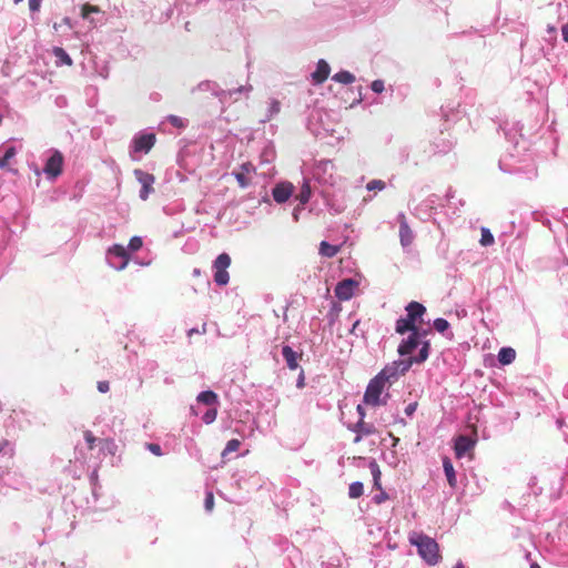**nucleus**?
Returning a JSON list of instances; mask_svg holds the SVG:
<instances>
[{
	"label": "nucleus",
	"instance_id": "nucleus-49",
	"mask_svg": "<svg viewBox=\"0 0 568 568\" xmlns=\"http://www.w3.org/2000/svg\"><path fill=\"white\" fill-rule=\"evenodd\" d=\"M144 447L146 450H149L151 454L155 456L160 457L164 455L162 447L156 443H145Z\"/></svg>",
	"mask_w": 568,
	"mask_h": 568
},
{
	"label": "nucleus",
	"instance_id": "nucleus-23",
	"mask_svg": "<svg viewBox=\"0 0 568 568\" xmlns=\"http://www.w3.org/2000/svg\"><path fill=\"white\" fill-rule=\"evenodd\" d=\"M222 88L220 84L212 80H203L201 81L196 87H193L191 89V93L194 94L195 92H210L213 97L220 99Z\"/></svg>",
	"mask_w": 568,
	"mask_h": 568
},
{
	"label": "nucleus",
	"instance_id": "nucleus-5",
	"mask_svg": "<svg viewBox=\"0 0 568 568\" xmlns=\"http://www.w3.org/2000/svg\"><path fill=\"white\" fill-rule=\"evenodd\" d=\"M312 178L320 185H335L337 175L333 161L326 159L316 161L312 169Z\"/></svg>",
	"mask_w": 568,
	"mask_h": 568
},
{
	"label": "nucleus",
	"instance_id": "nucleus-38",
	"mask_svg": "<svg viewBox=\"0 0 568 568\" xmlns=\"http://www.w3.org/2000/svg\"><path fill=\"white\" fill-rule=\"evenodd\" d=\"M332 80L342 84H351L355 81V77L349 71L342 70L335 73Z\"/></svg>",
	"mask_w": 568,
	"mask_h": 568
},
{
	"label": "nucleus",
	"instance_id": "nucleus-17",
	"mask_svg": "<svg viewBox=\"0 0 568 568\" xmlns=\"http://www.w3.org/2000/svg\"><path fill=\"white\" fill-rule=\"evenodd\" d=\"M397 221L399 223V241L404 250H407L414 242L415 234L409 227L406 216L403 212L398 213Z\"/></svg>",
	"mask_w": 568,
	"mask_h": 568
},
{
	"label": "nucleus",
	"instance_id": "nucleus-2",
	"mask_svg": "<svg viewBox=\"0 0 568 568\" xmlns=\"http://www.w3.org/2000/svg\"><path fill=\"white\" fill-rule=\"evenodd\" d=\"M80 16L83 20V24L81 26L83 31H90L93 38L98 30L108 23L110 18L106 12L90 3H85L81 7Z\"/></svg>",
	"mask_w": 568,
	"mask_h": 568
},
{
	"label": "nucleus",
	"instance_id": "nucleus-36",
	"mask_svg": "<svg viewBox=\"0 0 568 568\" xmlns=\"http://www.w3.org/2000/svg\"><path fill=\"white\" fill-rule=\"evenodd\" d=\"M368 468H369L372 477H373L374 487L377 489H381L382 473H381L377 462L375 459H372L368 464Z\"/></svg>",
	"mask_w": 568,
	"mask_h": 568
},
{
	"label": "nucleus",
	"instance_id": "nucleus-50",
	"mask_svg": "<svg viewBox=\"0 0 568 568\" xmlns=\"http://www.w3.org/2000/svg\"><path fill=\"white\" fill-rule=\"evenodd\" d=\"M240 440L239 439H230L227 443H226V446L223 450V456L229 454V453H233V452H236L239 448H240Z\"/></svg>",
	"mask_w": 568,
	"mask_h": 568
},
{
	"label": "nucleus",
	"instance_id": "nucleus-21",
	"mask_svg": "<svg viewBox=\"0 0 568 568\" xmlns=\"http://www.w3.org/2000/svg\"><path fill=\"white\" fill-rule=\"evenodd\" d=\"M420 344V341L418 339V333L417 331H413V333H409L407 338H404L400 344L398 345L397 352L400 356H406L413 353L414 349H416Z\"/></svg>",
	"mask_w": 568,
	"mask_h": 568
},
{
	"label": "nucleus",
	"instance_id": "nucleus-40",
	"mask_svg": "<svg viewBox=\"0 0 568 568\" xmlns=\"http://www.w3.org/2000/svg\"><path fill=\"white\" fill-rule=\"evenodd\" d=\"M433 326L434 328L440 333V334H446L448 332V334L450 336H453V333L449 332V327H450V324L447 320L443 318V317H438L436 320H434L433 322Z\"/></svg>",
	"mask_w": 568,
	"mask_h": 568
},
{
	"label": "nucleus",
	"instance_id": "nucleus-48",
	"mask_svg": "<svg viewBox=\"0 0 568 568\" xmlns=\"http://www.w3.org/2000/svg\"><path fill=\"white\" fill-rule=\"evenodd\" d=\"M386 187V184L382 180H372L366 184L368 191H382Z\"/></svg>",
	"mask_w": 568,
	"mask_h": 568
},
{
	"label": "nucleus",
	"instance_id": "nucleus-51",
	"mask_svg": "<svg viewBox=\"0 0 568 568\" xmlns=\"http://www.w3.org/2000/svg\"><path fill=\"white\" fill-rule=\"evenodd\" d=\"M379 493L374 495L372 500L377 504V505H381L382 503H384L385 500H387L389 498L388 494L386 491H384L382 488L378 489Z\"/></svg>",
	"mask_w": 568,
	"mask_h": 568
},
{
	"label": "nucleus",
	"instance_id": "nucleus-9",
	"mask_svg": "<svg viewBox=\"0 0 568 568\" xmlns=\"http://www.w3.org/2000/svg\"><path fill=\"white\" fill-rule=\"evenodd\" d=\"M62 26H67L73 31L74 38H77L83 47L82 51L91 52L93 37L90 31H83L81 24L69 17H64L60 23H54L53 28L58 31Z\"/></svg>",
	"mask_w": 568,
	"mask_h": 568
},
{
	"label": "nucleus",
	"instance_id": "nucleus-15",
	"mask_svg": "<svg viewBox=\"0 0 568 568\" xmlns=\"http://www.w3.org/2000/svg\"><path fill=\"white\" fill-rule=\"evenodd\" d=\"M358 283L354 278H344L335 286V296L341 301H348L354 296Z\"/></svg>",
	"mask_w": 568,
	"mask_h": 568
},
{
	"label": "nucleus",
	"instance_id": "nucleus-20",
	"mask_svg": "<svg viewBox=\"0 0 568 568\" xmlns=\"http://www.w3.org/2000/svg\"><path fill=\"white\" fill-rule=\"evenodd\" d=\"M293 193V185L288 182L277 183L272 189V196L274 201L278 204L285 203Z\"/></svg>",
	"mask_w": 568,
	"mask_h": 568
},
{
	"label": "nucleus",
	"instance_id": "nucleus-63",
	"mask_svg": "<svg viewBox=\"0 0 568 568\" xmlns=\"http://www.w3.org/2000/svg\"><path fill=\"white\" fill-rule=\"evenodd\" d=\"M359 324H361V321H359V320H356V321L353 323V325H352V327H351V329H349V333H351V334H353V335H355V336H358L357 329H358Z\"/></svg>",
	"mask_w": 568,
	"mask_h": 568
},
{
	"label": "nucleus",
	"instance_id": "nucleus-52",
	"mask_svg": "<svg viewBox=\"0 0 568 568\" xmlns=\"http://www.w3.org/2000/svg\"><path fill=\"white\" fill-rule=\"evenodd\" d=\"M417 407H418V403L416 400H413V402L408 403L406 405V407L404 408L405 415L407 417H413L415 412H416V409H417Z\"/></svg>",
	"mask_w": 568,
	"mask_h": 568
},
{
	"label": "nucleus",
	"instance_id": "nucleus-55",
	"mask_svg": "<svg viewBox=\"0 0 568 568\" xmlns=\"http://www.w3.org/2000/svg\"><path fill=\"white\" fill-rule=\"evenodd\" d=\"M371 89L375 93H382L385 89V84L383 80H374L371 84Z\"/></svg>",
	"mask_w": 568,
	"mask_h": 568
},
{
	"label": "nucleus",
	"instance_id": "nucleus-3",
	"mask_svg": "<svg viewBox=\"0 0 568 568\" xmlns=\"http://www.w3.org/2000/svg\"><path fill=\"white\" fill-rule=\"evenodd\" d=\"M410 542L417 547L419 556L428 564L436 565L440 559L439 547L435 539L424 534L410 537Z\"/></svg>",
	"mask_w": 568,
	"mask_h": 568
},
{
	"label": "nucleus",
	"instance_id": "nucleus-45",
	"mask_svg": "<svg viewBox=\"0 0 568 568\" xmlns=\"http://www.w3.org/2000/svg\"><path fill=\"white\" fill-rule=\"evenodd\" d=\"M165 121L169 122L172 126L176 129H184L187 124L185 119H182L178 115L170 114L165 118Z\"/></svg>",
	"mask_w": 568,
	"mask_h": 568
},
{
	"label": "nucleus",
	"instance_id": "nucleus-54",
	"mask_svg": "<svg viewBox=\"0 0 568 568\" xmlns=\"http://www.w3.org/2000/svg\"><path fill=\"white\" fill-rule=\"evenodd\" d=\"M134 264H138L140 266H149L152 263L151 258L140 257L135 255H131V260Z\"/></svg>",
	"mask_w": 568,
	"mask_h": 568
},
{
	"label": "nucleus",
	"instance_id": "nucleus-39",
	"mask_svg": "<svg viewBox=\"0 0 568 568\" xmlns=\"http://www.w3.org/2000/svg\"><path fill=\"white\" fill-rule=\"evenodd\" d=\"M397 1L398 0H376V3H377L376 11L379 14H386L395 7Z\"/></svg>",
	"mask_w": 568,
	"mask_h": 568
},
{
	"label": "nucleus",
	"instance_id": "nucleus-42",
	"mask_svg": "<svg viewBox=\"0 0 568 568\" xmlns=\"http://www.w3.org/2000/svg\"><path fill=\"white\" fill-rule=\"evenodd\" d=\"M480 240H479V243L481 246H490L494 244L495 242V239H494V235L493 233L490 232V230L488 227H485L483 226L480 229Z\"/></svg>",
	"mask_w": 568,
	"mask_h": 568
},
{
	"label": "nucleus",
	"instance_id": "nucleus-33",
	"mask_svg": "<svg viewBox=\"0 0 568 568\" xmlns=\"http://www.w3.org/2000/svg\"><path fill=\"white\" fill-rule=\"evenodd\" d=\"M497 357L501 365H509L515 361L516 352L511 347H501Z\"/></svg>",
	"mask_w": 568,
	"mask_h": 568
},
{
	"label": "nucleus",
	"instance_id": "nucleus-26",
	"mask_svg": "<svg viewBox=\"0 0 568 568\" xmlns=\"http://www.w3.org/2000/svg\"><path fill=\"white\" fill-rule=\"evenodd\" d=\"M331 68L329 64L321 59L317 62L315 71L312 73V80L315 84L323 83L329 75Z\"/></svg>",
	"mask_w": 568,
	"mask_h": 568
},
{
	"label": "nucleus",
	"instance_id": "nucleus-7",
	"mask_svg": "<svg viewBox=\"0 0 568 568\" xmlns=\"http://www.w3.org/2000/svg\"><path fill=\"white\" fill-rule=\"evenodd\" d=\"M386 384L382 378L375 375L368 383L366 390L364 393V403L372 406H381L386 405L387 398L389 397L386 394L385 397H382V394L386 387Z\"/></svg>",
	"mask_w": 568,
	"mask_h": 568
},
{
	"label": "nucleus",
	"instance_id": "nucleus-32",
	"mask_svg": "<svg viewBox=\"0 0 568 568\" xmlns=\"http://www.w3.org/2000/svg\"><path fill=\"white\" fill-rule=\"evenodd\" d=\"M446 206L448 210L453 209V212H452V215L450 217H453L454 215H457L458 212H459V209H458V205L459 206H464L465 202L463 200H456L455 199V192L449 189L447 192H446Z\"/></svg>",
	"mask_w": 568,
	"mask_h": 568
},
{
	"label": "nucleus",
	"instance_id": "nucleus-4",
	"mask_svg": "<svg viewBox=\"0 0 568 568\" xmlns=\"http://www.w3.org/2000/svg\"><path fill=\"white\" fill-rule=\"evenodd\" d=\"M156 142L155 134L145 129L135 133L130 143V155L133 160L139 159L136 154H148Z\"/></svg>",
	"mask_w": 568,
	"mask_h": 568
},
{
	"label": "nucleus",
	"instance_id": "nucleus-16",
	"mask_svg": "<svg viewBox=\"0 0 568 568\" xmlns=\"http://www.w3.org/2000/svg\"><path fill=\"white\" fill-rule=\"evenodd\" d=\"M200 405H205L207 407L219 406V396L213 390H202L196 396V405L191 406V413L195 416L201 414Z\"/></svg>",
	"mask_w": 568,
	"mask_h": 568
},
{
	"label": "nucleus",
	"instance_id": "nucleus-10",
	"mask_svg": "<svg viewBox=\"0 0 568 568\" xmlns=\"http://www.w3.org/2000/svg\"><path fill=\"white\" fill-rule=\"evenodd\" d=\"M410 366L412 361L397 359L390 364H387L381 372L377 373V376L390 385L395 383L400 375H404L406 372H408Z\"/></svg>",
	"mask_w": 568,
	"mask_h": 568
},
{
	"label": "nucleus",
	"instance_id": "nucleus-60",
	"mask_svg": "<svg viewBox=\"0 0 568 568\" xmlns=\"http://www.w3.org/2000/svg\"><path fill=\"white\" fill-rule=\"evenodd\" d=\"M55 105L58 108H64L67 105V99L63 95H58L55 98Z\"/></svg>",
	"mask_w": 568,
	"mask_h": 568
},
{
	"label": "nucleus",
	"instance_id": "nucleus-44",
	"mask_svg": "<svg viewBox=\"0 0 568 568\" xmlns=\"http://www.w3.org/2000/svg\"><path fill=\"white\" fill-rule=\"evenodd\" d=\"M143 245V241L141 236H133L130 239L126 251H129V254L132 255L133 253L138 252Z\"/></svg>",
	"mask_w": 568,
	"mask_h": 568
},
{
	"label": "nucleus",
	"instance_id": "nucleus-25",
	"mask_svg": "<svg viewBox=\"0 0 568 568\" xmlns=\"http://www.w3.org/2000/svg\"><path fill=\"white\" fill-rule=\"evenodd\" d=\"M406 315L416 324L423 321V316L426 313V307L418 302H409L405 307Z\"/></svg>",
	"mask_w": 568,
	"mask_h": 568
},
{
	"label": "nucleus",
	"instance_id": "nucleus-30",
	"mask_svg": "<svg viewBox=\"0 0 568 568\" xmlns=\"http://www.w3.org/2000/svg\"><path fill=\"white\" fill-rule=\"evenodd\" d=\"M52 54L55 58V65L62 67V65H72L73 61L69 53L60 47H54L52 49Z\"/></svg>",
	"mask_w": 568,
	"mask_h": 568
},
{
	"label": "nucleus",
	"instance_id": "nucleus-57",
	"mask_svg": "<svg viewBox=\"0 0 568 568\" xmlns=\"http://www.w3.org/2000/svg\"><path fill=\"white\" fill-rule=\"evenodd\" d=\"M42 0H29V9L31 12H38L40 10Z\"/></svg>",
	"mask_w": 568,
	"mask_h": 568
},
{
	"label": "nucleus",
	"instance_id": "nucleus-13",
	"mask_svg": "<svg viewBox=\"0 0 568 568\" xmlns=\"http://www.w3.org/2000/svg\"><path fill=\"white\" fill-rule=\"evenodd\" d=\"M253 88L251 84L240 85L234 89H222L220 93L221 104H231L240 100L241 97L247 98L252 92Z\"/></svg>",
	"mask_w": 568,
	"mask_h": 568
},
{
	"label": "nucleus",
	"instance_id": "nucleus-12",
	"mask_svg": "<svg viewBox=\"0 0 568 568\" xmlns=\"http://www.w3.org/2000/svg\"><path fill=\"white\" fill-rule=\"evenodd\" d=\"M63 155L59 150H52L50 156L47 159L43 173L49 181H55L57 178L62 173L63 169Z\"/></svg>",
	"mask_w": 568,
	"mask_h": 568
},
{
	"label": "nucleus",
	"instance_id": "nucleus-11",
	"mask_svg": "<svg viewBox=\"0 0 568 568\" xmlns=\"http://www.w3.org/2000/svg\"><path fill=\"white\" fill-rule=\"evenodd\" d=\"M231 265V257L227 253H221L213 262L214 282L219 286L229 284L230 274L227 268Z\"/></svg>",
	"mask_w": 568,
	"mask_h": 568
},
{
	"label": "nucleus",
	"instance_id": "nucleus-1",
	"mask_svg": "<svg viewBox=\"0 0 568 568\" xmlns=\"http://www.w3.org/2000/svg\"><path fill=\"white\" fill-rule=\"evenodd\" d=\"M500 130L504 132V135L506 140L513 144L514 151H516V154L513 152H508L504 156L499 159L498 165L499 169L509 174H517L520 171V168L516 165V159L519 158V144L520 142L525 144L524 136L521 133V125L519 122H509L505 121L503 124L499 125Z\"/></svg>",
	"mask_w": 568,
	"mask_h": 568
},
{
	"label": "nucleus",
	"instance_id": "nucleus-6",
	"mask_svg": "<svg viewBox=\"0 0 568 568\" xmlns=\"http://www.w3.org/2000/svg\"><path fill=\"white\" fill-rule=\"evenodd\" d=\"M443 206L444 204L440 196L437 194H430L420 203H418L412 213L420 221L426 222L434 220V216L437 214V210Z\"/></svg>",
	"mask_w": 568,
	"mask_h": 568
},
{
	"label": "nucleus",
	"instance_id": "nucleus-27",
	"mask_svg": "<svg viewBox=\"0 0 568 568\" xmlns=\"http://www.w3.org/2000/svg\"><path fill=\"white\" fill-rule=\"evenodd\" d=\"M413 331H417V324L413 322L407 315L400 316L395 324V332L397 334L413 333Z\"/></svg>",
	"mask_w": 568,
	"mask_h": 568
},
{
	"label": "nucleus",
	"instance_id": "nucleus-35",
	"mask_svg": "<svg viewBox=\"0 0 568 568\" xmlns=\"http://www.w3.org/2000/svg\"><path fill=\"white\" fill-rule=\"evenodd\" d=\"M339 251V246L333 245L326 241L320 244V254L324 257H334Z\"/></svg>",
	"mask_w": 568,
	"mask_h": 568
},
{
	"label": "nucleus",
	"instance_id": "nucleus-22",
	"mask_svg": "<svg viewBox=\"0 0 568 568\" xmlns=\"http://www.w3.org/2000/svg\"><path fill=\"white\" fill-rule=\"evenodd\" d=\"M349 429L356 434L354 443H359L364 436H369L375 433L374 425L365 423L364 420H358L353 426H351Z\"/></svg>",
	"mask_w": 568,
	"mask_h": 568
},
{
	"label": "nucleus",
	"instance_id": "nucleus-28",
	"mask_svg": "<svg viewBox=\"0 0 568 568\" xmlns=\"http://www.w3.org/2000/svg\"><path fill=\"white\" fill-rule=\"evenodd\" d=\"M420 348L416 356H410L408 361H412V365L422 364L427 361L430 353V342L427 339H420Z\"/></svg>",
	"mask_w": 568,
	"mask_h": 568
},
{
	"label": "nucleus",
	"instance_id": "nucleus-19",
	"mask_svg": "<svg viewBox=\"0 0 568 568\" xmlns=\"http://www.w3.org/2000/svg\"><path fill=\"white\" fill-rule=\"evenodd\" d=\"M476 445V439L459 435L455 438L454 450L457 458H463L468 452H470Z\"/></svg>",
	"mask_w": 568,
	"mask_h": 568
},
{
	"label": "nucleus",
	"instance_id": "nucleus-56",
	"mask_svg": "<svg viewBox=\"0 0 568 568\" xmlns=\"http://www.w3.org/2000/svg\"><path fill=\"white\" fill-rule=\"evenodd\" d=\"M97 388L100 393L105 394L110 390V383L108 381H99Z\"/></svg>",
	"mask_w": 568,
	"mask_h": 568
},
{
	"label": "nucleus",
	"instance_id": "nucleus-58",
	"mask_svg": "<svg viewBox=\"0 0 568 568\" xmlns=\"http://www.w3.org/2000/svg\"><path fill=\"white\" fill-rule=\"evenodd\" d=\"M304 386H305V375H304V371L301 369L298 377L296 379V387L301 389Z\"/></svg>",
	"mask_w": 568,
	"mask_h": 568
},
{
	"label": "nucleus",
	"instance_id": "nucleus-61",
	"mask_svg": "<svg viewBox=\"0 0 568 568\" xmlns=\"http://www.w3.org/2000/svg\"><path fill=\"white\" fill-rule=\"evenodd\" d=\"M393 418H394V423H396V424H400L403 426L407 425V422L405 420V418L399 416L398 412L393 414Z\"/></svg>",
	"mask_w": 568,
	"mask_h": 568
},
{
	"label": "nucleus",
	"instance_id": "nucleus-46",
	"mask_svg": "<svg viewBox=\"0 0 568 568\" xmlns=\"http://www.w3.org/2000/svg\"><path fill=\"white\" fill-rule=\"evenodd\" d=\"M239 185L243 189L251 184V181L245 172H233Z\"/></svg>",
	"mask_w": 568,
	"mask_h": 568
},
{
	"label": "nucleus",
	"instance_id": "nucleus-43",
	"mask_svg": "<svg viewBox=\"0 0 568 568\" xmlns=\"http://www.w3.org/2000/svg\"><path fill=\"white\" fill-rule=\"evenodd\" d=\"M201 415V419L204 424H212L217 416V406L207 407L206 410Z\"/></svg>",
	"mask_w": 568,
	"mask_h": 568
},
{
	"label": "nucleus",
	"instance_id": "nucleus-62",
	"mask_svg": "<svg viewBox=\"0 0 568 568\" xmlns=\"http://www.w3.org/2000/svg\"><path fill=\"white\" fill-rule=\"evenodd\" d=\"M356 412H357V414L359 416L358 420H364L365 416H366V412H365V408L363 407V405L358 404L357 407H356Z\"/></svg>",
	"mask_w": 568,
	"mask_h": 568
},
{
	"label": "nucleus",
	"instance_id": "nucleus-31",
	"mask_svg": "<svg viewBox=\"0 0 568 568\" xmlns=\"http://www.w3.org/2000/svg\"><path fill=\"white\" fill-rule=\"evenodd\" d=\"M3 155L0 158V170H3L8 166L9 161L13 159L18 153V148L12 144H4L2 146Z\"/></svg>",
	"mask_w": 568,
	"mask_h": 568
},
{
	"label": "nucleus",
	"instance_id": "nucleus-37",
	"mask_svg": "<svg viewBox=\"0 0 568 568\" xmlns=\"http://www.w3.org/2000/svg\"><path fill=\"white\" fill-rule=\"evenodd\" d=\"M281 111V103L276 99H272L268 103L267 112L264 119L261 122L265 123L277 115Z\"/></svg>",
	"mask_w": 568,
	"mask_h": 568
},
{
	"label": "nucleus",
	"instance_id": "nucleus-18",
	"mask_svg": "<svg viewBox=\"0 0 568 568\" xmlns=\"http://www.w3.org/2000/svg\"><path fill=\"white\" fill-rule=\"evenodd\" d=\"M83 437L88 445V448L91 450L95 447H99L101 452L108 450L111 453V449L114 447V443L112 440L98 438L93 435L91 430H85Z\"/></svg>",
	"mask_w": 568,
	"mask_h": 568
},
{
	"label": "nucleus",
	"instance_id": "nucleus-8",
	"mask_svg": "<svg viewBox=\"0 0 568 568\" xmlns=\"http://www.w3.org/2000/svg\"><path fill=\"white\" fill-rule=\"evenodd\" d=\"M130 260L129 251L121 244H113L105 252L106 264L115 271L124 270Z\"/></svg>",
	"mask_w": 568,
	"mask_h": 568
},
{
	"label": "nucleus",
	"instance_id": "nucleus-34",
	"mask_svg": "<svg viewBox=\"0 0 568 568\" xmlns=\"http://www.w3.org/2000/svg\"><path fill=\"white\" fill-rule=\"evenodd\" d=\"M312 189L310 181L307 179H304V183L300 190V193L296 195V199L298 200L301 205H305L311 197Z\"/></svg>",
	"mask_w": 568,
	"mask_h": 568
},
{
	"label": "nucleus",
	"instance_id": "nucleus-59",
	"mask_svg": "<svg viewBox=\"0 0 568 568\" xmlns=\"http://www.w3.org/2000/svg\"><path fill=\"white\" fill-rule=\"evenodd\" d=\"M417 333H418V339L420 341V339H424V337L427 334L432 333V329L417 326Z\"/></svg>",
	"mask_w": 568,
	"mask_h": 568
},
{
	"label": "nucleus",
	"instance_id": "nucleus-53",
	"mask_svg": "<svg viewBox=\"0 0 568 568\" xmlns=\"http://www.w3.org/2000/svg\"><path fill=\"white\" fill-rule=\"evenodd\" d=\"M214 507V496L211 491H207L204 499V508L206 511H212Z\"/></svg>",
	"mask_w": 568,
	"mask_h": 568
},
{
	"label": "nucleus",
	"instance_id": "nucleus-47",
	"mask_svg": "<svg viewBox=\"0 0 568 568\" xmlns=\"http://www.w3.org/2000/svg\"><path fill=\"white\" fill-rule=\"evenodd\" d=\"M323 197L325 199L326 205L331 211H333L335 214L342 213L344 211V205L342 204H335L332 203L328 199V194L323 192Z\"/></svg>",
	"mask_w": 568,
	"mask_h": 568
},
{
	"label": "nucleus",
	"instance_id": "nucleus-14",
	"mask_svg": "<svg viewBox=\"0 0 568 568\" xmlns=\"http://www.w3.org/2000/svg\"><path fill=\"white\" fill-rule=\"evenodd\" d=\"M133 173H134L136 181L141 184L139 197L142 201H145L149 199L150 194L154 192L153 184H154L155 178L153 174L145 172L141 169H135Z\"/></svg>",
	"mask_w": 568,
	"mask_h": 568
},
{
	"label": "nucleus",
	"instance_id": "nucleus-64",
	"mask_svg": "<svg viewBox=\"0 0 568 568\" xmlns=\"http://www.w3.org/2000/svg\"><path fill=\"white\" fill-rule=\"evenodd\" d=\"M251 170H254V166L251 163H244L242 164L240 172H245L246 174H248Z\"/></svg>",
	"mask_w": 568,
	"mask_h": 568
},
{
	"label": "nucleus",
	"instance_id": "nucleus-24",
	"mask_svg": "<svg viewBox=\"0 0 568 568\" xmlns=\"http://www.w3.org/2000/svg\"><path fill=\"white\" fill-rule=\"evenodd\" d=\"M282 356L291 371L298 367V361L302 358V354L295 352L290 345L282 346Z\"/></svg>",
	"mask_w": 568,
	"mask_h": 568
},
{
	"label": "nucleus",
	"instance_id": "nucleus-41",
	"mask_svg": "<svg viewBox=\"0 0 568 568\" xmlns=\"http://www.w3.org/2000/svg\"><path fill=\"white\" fill-rule=\"evenodd\" d=\"M364 494V485L362 481H353L348 487V496L352 499L359 498Z\"/></svg>",
	"mask_w": 568,
	"mask_h": 568
},
{
	"label": "nucleus",
	"instance_id": "nucleus-29",
	"mask_svg": "<svg viewBox=\"0 0 568 568\" xmlns=\"http://www.w3.org/2000/svg\"><path fill=\"white\" fill-rule=\"evenodd\" d=\"M443 469H444L445 476L447 478L448 485L452 488H455L457 485L456 473H455L454 465H453L450 458L447 456H445L443 458Z\"/></svg>",
	"mask_w": 568,
	"mask_h": 568
}]
</instances>
